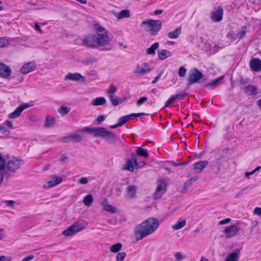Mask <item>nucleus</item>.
Returning <instances> with one entry per match:
<instances>
[{"mask_svg": "<svg viewBox=\"0 0 261 261\" xmlns=\"http://www.w3.org/2000/svg\"><path fill=\"white\" fill-rule=\"evenodd\" d=\"M159 226L158 219L150 218L138 225L135 229V236L136 240L139 241L145 237L152 233Z\"/></svg>", "mask_w": 261, "mask_h": 261, "instance_id": "f257e3e1", "label": "nucleus"}, {"mask_svg": "<svg viewBox=\"0 0 261 261\" xmlns=\"http://www.w3.org/2000/svg\"><path fill=\"white\" fill-rule=\"evenodd\" d=\"M95 30L97 33L96 42L97 48L99 46L103 47L102 50H109L111 49L110 45L111 39L109 38L108 31L103 27L97 24L94 26Z\"/></svg>", "mask_w": 261, "mask_h": 261, "instance_id": "f03ea898", "label": "nucleus"}, {"mask_svg": "<svg viewBox=\"0 0 261 261\" xmlns=\"http://www.w3.org/2000/svg\"><path fill=\"white\" fill-rule=\"evenodd\" d=\"M145 25V30L150 31L152 35L156 34L162 28V22L159 20L146 19L141 23V26Z\"/></svg>", "mask_w": 261, "mask_h": 261, "instance_id": "7ed1b4c3", "label": "nucleus"}, {"mask_svg": "<svg viewBox=\"0 0 261 261\" xmlns=\"http://www.w3.org/2000/svg\"><path fill=\"white\" fill-rule=\"evenodd\" d=\"M23 164V161L22 160L13 158L5 163V168L10 172L15 173Z\"/></svg>", "mask_w": 261, "mask_h": 261, "instance_id": "20e7f679", "label": "nucleus"}, {"mask_svg": "<svg viewBox=\"0 0 261 261\" xmlns=\"http://www.w3.org/2000/svg\"><path fill=\"white\" fill-rule=\"evenodd\" d=\"M204 76L203 74L197 68L191 69L189 74L188 81L190 84L197 83L199 80Z\"/></svg>", "mask_w": 261, "mask_h": 261, "instance_id": "39448f33", "label": "nucleus"}, {"mask_svg": "<svg viewBox=\"0 0 261 261\" xmlns=\"http://www.w3.org/2000/svg\"><path fill=\"white\" fill-rule=\"evenodd\" d=\"M166 191V184L163 180L159 181L157 187L153 194V198L155 200L161 198Z\"/></svg>", "mask_w": 261, "mask_h": 261, "instance_id": "423d86ee", "label": "nucleus"}, {"mask_svg": "<svg viewBox=\"0 0 261 261\" xmlns=\"http://www.w3.org/2000/svg\"><path fill=\"white\" fill-rule=\"evenodd\" d=\"M102 132L99 134V137L106 138L109 143L114 144L116 141L115 135L112 132L109 131L107 128L103 127L101 129Z\"/></svg>", "mask_w": 261, "mask_h": 261, "instance_id": "0eeeda50", "label": "nucleus"}, {"mask_svg": "<svg viewBox=\"0 0 261 261\" xmlns=\"http://www.w3.org/2000/svg\"><path fill=\"white\" fill-rule=\"evenodd\" d=\"M240 230V227L236 224L227 226L225 228L224 232L225 234V237L229 239L234 237L237 235Z\"/></svg>", "mask_w": 261, "mask_h": 261, "instance_id": "6e6552de", "label": "nucleus"}, {"mask_svg": "<svg viewBox=\"0 0 261 261\" xmlns=\"http://www.w3.org/2000/svg\"><path fill=\"white\" fill-rule=\"evenodd\" d=\"M31 105L27 103H22L16 110L8 115L10 119H15L20 116L22 112L25 109L30 108Z\"/></svg>", "mask_w": 261, "mask_h": 261, "instance_id": "1a4fd4ad", "label": "nucleus"}, {"mask_svg": "<svg viewBox=\"0 0 261 261\" xmlns=\"http://www.w3.org/2000/svg\"><path fill=\"white\" fill-rule=\"evenodd\" d=\"M96 42V36L93 35H88L83 40V43L85 45L92 48H97Z\"/></svg>", "mask_w": 261, "mask_h": 261, "instance_id": "9d476101", "label": "nucleus"}, {"mask_svg": "<svg viewBox=\"0 0 261 261\" xmlns=\"http://www.w3.org/2000/svg\"><path fill=\"white\" fill-rule=\"evenodd\" d=\"M65 80H70L74 82H84L85 78L79 73H69L65 77Z\"/></svg>", "mask_w": 261, "mask_h": 261, "instance_id": "9b49d317", "label": "nucleus"}, {"mask_svg": "<svg viewBox=\"0 0 261 261\" xmlns=\"http://www.w3.org/2000/svg\"><path fill=\"white\" fill-rule=\"evenodd\" d=\"M81 140V136L79 134L76 133L71 134L60 139V141L64 143H68L71 141L79 142Z\"/></svg>", "mask_w": 261, "mask_h": 261, "instance_id": "f8f14e48", "label": "nucleus"}, {"mask_svg": "<svg viewBox=\"0 0 261 261\" xmlns=\"http://www.w3.org/2000/svg\"><path fill=\"white\" fill-rule=\"evenodd\" d=\"M223 14V9L219 7L215 11L211 12V19L214 22L220 21L222 19Z\"/></svg>", "mask_w": 261, "mask_h": 261, "instance_id": "ddd939ff", "label": "nucleus"}, {"mask_svg": "<svg viewBox=\"0 0 261 261\" xmlns=\"http://www.w3.org/2000/svg\"><path fill=\"white\" fill-rule=\"evenodd\" d=\"M36 67V65L34 62H30L25 64L20 69V72L22 74H27L33 71Z\"/></svg>", "mask_w": 261, "mask_h": 261, "instance_id": "4468645a", "label": "nucleus"}, {"mask_svg": "<svg viewBox=\"0 0 261 261\" xmlns=\"http://www.w3.org/2000/svg\"><path fill=\"white\" fill-rule=\"evenodd\" d=\"M63 180V178L60 176H54L52 180L48 181L44 185L45 188H49L60 184Z\"/></svg>", "mask_w": 261, "mask_h": 261, "instance_id": "2eb2a0df", "label": "nucleus"}, {"mask_svg": "<svg viewBox=\"0 0 261 261\" xmlns=\"http://www.w3.org/2000/svg\"><path fill=\"white\" fill-rule=\"evenodd\" d=\"M112 13L118 19H122L130 17V11L128 10H123L119 12L113 10Z\"/></svg>", "mask_w": 261, "mask_h": 261, "instance_id": "dca6fc26", "label": "nucleus"}, {"mask_svg": "<svg viewBox=\"0 0 261 261\" xmlns=\"http://www.w3.org/2000/svg\"><path fill=\"white\" fill-rule=\"evenodd\" d=\"M11 73V69L6 65L3 63H0V76L7 78L9 77Z\"/></svg>", "mask_w": 261, "mask_h": 261, "instance_id": "f3484780", "label": "nucleus"}, {"mask_svg": "<svg viewBox=\"0 0 261 261\" xmlns=\"http://www.w3.org/2000/svg\"><path fill=\"white\" fill-rule=\"evenodd\" d=\"M101 205L105 211L112 214L116 213L117 209L115 207L108 203V200L103 199L101 202Z\"/></svg>", "mask_w": 261, "mask_h": 261, "instance_id": "a211bd4d", "label": "nucleus"}, {"mask_svg": "<svg viewBox=\"0 0 261 261\" xmlns=\"http://www.w3.org/2000/svg\"><path fill=\"white\" fill-rule=\"evenodd\" d=\"M137 187L136 185H129L126 189L127 197L132 199L136 196Z\"/></svg>", "mask_w": 261, "mask_h": 261, "instance_id": "6ab92c4d", "label": "nucleus"}, {"mask_svg": "<svg viewBox=\"0 0 261 261\" xmlns=\"http://www.w3.org/2000/svg\"><path fill=\"white\" fill-rule=\"evenodd\" d=\"M88 223L86 221L83 220H80L76 222H75L73 224H72V226L74 228V229L76 231V233L84 229Z\"/></svg>", "mask_w": 261, "mask_h": 261, "instance_id": "aec40b11", "label": "nucleus"}, {"mask_svg": "<svg viewBox=\"0 0 261 261\" xmlns=\"http://www.w3.org/2000/svg\"><path fill=\"white\" fill-rule=\"evenodd\" d=\"M250 66L254 71L261 70V60L259 59H253L250 61Z\"/></svg>", "mask_w": 261, "mask_h": 261, "instance_id": "412c9836", "label": "nucleus"}, {"mask_svg": "<svg viewBox=\"0 0 261 261\" xmlns=\"http://www.w3.org/2000/svg\"><path fill=\"white\" fill-rule=\"evenodd\" d=\"M208 162L207 161H203L196 162L194 165V169L197 173L201 172L204 168H205L207 165Z\"/></svg>", "mask_w": 261, "mask_h": 261, "instance_id": "4be33fe9", "label": "nucleus"}, {"mask_svg": "<svg viewBox=\"0 0 261 261\" xmlns=\"http://www.w3.org/2000/svg\"><path fill=\"white\" fill-rule=\"evenodd\" d=\"M102 127H87L84 128L80 130V132H86L89 133H96L94 135L95 137H99V134L100 133V132H102L101 129L103 128Z\"/></svg>", "mask_w": 261, "mask_h": 261, "instance_id": "5701e85b", "label": "nucleus"}, {"mask_svg": "<svg viewBox=\"0 0 261 261\" xmlns=\"http://www.w3.org/2000/svg\"><path fill=\"white\" fill-rule=\"evenodd\" d=\"M244 91L249 95H256L257 93V88L252 85H249L244 87Z\"/></svg>", "mask_w": 261, "mask_h": 261, "instance_id": "b1692460", "label": "nucleus"}, {"mask_svg": "<svg viewBox=\"0 0 261 261\" xmlns=\"http://www.w3.org/2000/svg\"><path fill=\"white\" fill-rule=\"evenodd\" d=\"M186 224V220L182 218H179L176 223L172 226L173 230H178L184 227Z\"/></svg>", "mask_w": 261, "mask_h": 261, "instance_id": "393cba45", "label": "nucleus"}, {"mask_svg": "<svg viewBox=\"0 0 261 261\" xmlns=\"http://www.w3.org/2000/svg\"><path fill=\"white\" fill-rule=\"evenodd\" d=\"M55 123V118L50 115L46 117L44 121V126L47 128L51 127L54 126Z\"/></svg>", "mask_w": 261, "mask_h": 261, "instance_id": "a878e982", "label": "nucleus"}, {"mask_svg": "<svg viewBox=\"0 0 261 261\" xmlns=\"http://www.w3.org/2000/svg\"><path fill=\"white\" fill-rule=\"evenodd\" d=\"M224 78L223 76L219 77L216 80L205 85V87L208 88L214 89L220 85L221 81Z\"/></svg>", "mask_w": 261, "mask_h": 261, "instance_id": "bb28decb", "label": "nucleus"}, {"mask_svg": "<svg viewBox=\"0 0 261 261\" xmlns=\"http://www.w3.org/2000/svg\"><path fill=\"white\" fill-rule=\"evenodd\" d=\"M153 69L152 68H143L139 65L137 66V67L136 68V70L135 71V73L138 74H141L143 75L145 74L147 72H149L150 71L152 70Z\"/></svg>", "mask_w": 261, "mask_h": 261, "instance_id": "cd10ccee", "label": "nucleus"}, {"mask_svg": "<svg viewBox=\"0 0 261 261\" xmlns=\"http://www.w3.org/2000/svg\"><path fill=\"white\" fill-rule=\"evenodd\" d=\"M170 54V51L168 50L162 49L158 50L159 58L161 60H165L167 57H169Z\"/></svg>", "mask_w": 261, "mask_h": 261, "instance_id": "c85d7f7f", "label": "nucleus"}, {"mask_svg": "<svg viewBox=\"0 0 261 261\" xmlns=\"http://www.w3.org/2000/svg\"><path fill=\"white\" fill-rule=\"evenodd\" d=\"M106 102V100L103 97H98L92 101L91 105L93 106H101L103 105Z\"/></svg>", "mask_w": 261, "mask_h": 261, "instance_id": "c756f323", "label": "nucleus"}, {"mask_svg": "<svg viewBox=\"0 0 261 261\" xmlns=\"http://www.w3.org/2000/svg\"><path fill=\"white\" fill-rule=\"evenodd\" d=\"M181 33L180 27L178 28L174 31L170 32L168 33V37L170 38L174 39L177 38L179 37Z\"/></svg>", "mask_w": 261, "mask_h": 261, "instance_id": "7c9ffc66", "label": "nucleus"}, {"mask_svg": "<svg viewBox=\"0 0 261 261\" xmlns=\"http://www.w3.org/2000/svg\"><path fill=\"white\" fill-rule=\"evenodd\" d=\"M123 170H128L130 172H133L134 170V163L132 160L128 159L125 163V166L122 168Z\"/></svg>", "mask_w": 261, "mask_h": 261, "instance_id": "2f4dec72", "label": "nucleus"}, {"mask_svg": "<svg viewBox=\"0 0 261 261\" xmlns=\"http://www.w3.org/2000/svg\"><path fill=\"white\" fill-rule=\"evenodd\" d=\"M83 203L88 207L90 206L93 201V198L91 194L86 195L83 199Z\"/></svg>", "mask_w": 261, "mask_h": 261, "instance_id": "473e14b6", "label": "nucleus"}, {"mask_svg": "<svg viewBox=\"0 0 261 261\" xmlns=\"http://www.w3.org/2000/svg\"><path fill=\"white\" fill-rule=\"evenodd\" d=\"M75 233H76V231L74 229L72 225H71L69 227L64 230L62 232V234L66 237L72 236Z\"/></svg>", "mask_w": 261, "mask_h": 261, "instance_id": "72a5a7b5", "label": "nucleus"}, {"mask_svg": "<svg viewBox=\"0 0 261 261\" xmlns=\"http://www.w3.org/2000/svg\"><path fill=\"white\" fill-rule=\"evenodd\" d=\"M159 46V43L155 42L153 43L149 48L147 49V54L148 55H154L155 54V49H156Z\"/></svg>", "mask_w": 261, "mask_h": 261, "instance_id": "f704fd0d", "label": "nucleus"}, {"mask_svg": "<svg viewBox=\"0 0 261 261\" xmlns=\"http://www.w3.org/2000/svg\"><path fill=\"white\" fill-rule=\"evenodd\" d=\"M122 245L121 243H118L112 245L110 248L111 252L113 253L118 252L122 248Z\"/></svg>", "mask_w": 261, "mask_h": 261, "instance_id": "c9c22d12", "label": "nucleus"}, {"mask_svg": "<svg viewBox=\"0 0 261 261\" xmlns=\"http://www.w3.org/2000/svg\"><path fill=\"white\" fill-rule=\"evenodd\" d=\"M70 108L64 106L62 105L60 108H59L58 110V112L61 114L62 115L64 116L68 114L70 112Z\"/></svg>", "mask_w": 261, "mask_h": 261, "instance_id": "e433bc0d", "label": "nucleus"}, {"mask_svg": "<svg viewBox=\"0 0 261 261\" xmlns=\"http://www.w3.org/2000/svg\"><path fill=\"white\" fill-rule=\"evenodd\" d=\"M131 118V114L123 116L118 119V123L120 124V125L121 126L123 125L124 123H125L127 121H128Z\"/></svg>", "mask_w": 261, "mask_h": 261, "instance_id": "4c0bfd02", "label": "nucleus"}, {"mask_svg": "<svg viewBox=\"0 0 261 261\" xmlns=\"http://www.w3.org/2000/svg\"><path fill=\"white\" fill-rule=\"evenodd\" d=\"M137 154L138 155L147 158L148 156V153L147 151L142 148L141 147H138L136 151Z\"/></svg>", "mask_w": 261, "mask_h": 261, "instance_id": "58836bf2", "label": "nucleus"}, {"mask_svg": "<svg viewBox=\"0 0 261 261\" xmlns=\"http://www.w3.org/2000/svg\"><path fill=\"white\" fill-rule=\"evenodd\" d=\"M174 257L176 261H181L186 258L187 255L181 252H177L175 253Z\"/></svg>", "mask_w": 261, "mask_h": 261, "instance_id": "ea45409f", "label": "nucleus"}, {"mask_svg": "<svg viewBox=\"0 0 261 261\" xmlns=\"http://www.w3.org/2000/svg\"><path fill=\"white\" fill-rule=\"evenodd\" d=\"M238 259L239 256L237 253L232 252L227 256L226 261H237Z\"/></svg>", "mask_w": 261, "mask_h": 261, "instance_id": "a19ab883", "label": "nucleus"}, {"mask_svg": "<svg viewBox=\"0 0 261 261\" xmlns=\"http://www.w3.org/2000/svg\"><path fill=\"white\" fill-rule=\"evenodd\" d=\"M187 95H188V93L187 92H186L185 91H182L177 94L174 95L173 96H174L175 100H176L177 99H179V100L182 99Z\"/></svg>", "mask_w": 261, "mask_h": 261, "instance_id": "79ce46f5", "label": "nucleus"}, {"mask_svg": "<svg viewBox=\"0 0 261 261\" xmlns=\"http://www.w3.org/2000/svg\"><path fill=\"white\" fill-rule=\"evenodd\" d=\"M110 98L111 101L113 106H116L118 105L119 101L117 96L115 95H110Z\"/></svg>", "mask_w": 261, "mask_h": 261, "instance_id": "37998d69", "label": "nucleus"}, {"mask_svg": "<svg viewBox=\"0 0 261 261\" xmlns=\"http://www.w3.org/2000/svg\"><path fill=\"white\" fill-rule=\"evenodd\" d=\"M246 32V27L245 25H244L242 27L241 30L238 33L239 38L241 39H243L245 36Z\"/></svg>", "mask_w": 261, "mask_h": 261, "instance_id": "c03bdc74", "label": "nucleus"}, {"mask_svg": "<svg viewBox=\"0 0 261 261\" xmlns=\"http://www.w3.org/2000/svg\"><path fill=\"white\" fill-rule=\"evenodd\" d=\"M192 182L189 179H188L185 183L184 187L182 190H181V192L182 193H186L187 192L188 189L192 185Z\"/></svg>", "mask_w": 261, "mask_h": 261, "instance_id": "a18cd8bd", "label": "nucleus"}, {"mask_svg": "<svg viewBox=\"0 0 261 261\" xmlns=\"http://www.w3.org/2000/svg\"><path fill=\"white\" fill-rule=\"evenodd\" d=\"M229 151V149H227V148H224V149H222L221 152V153H220V156L219 157L218 160H221L222 159L225 158L226 155L228 153Z\"/></svg>", "mask_w": 261, "mask_h": 261, "instance_id": "49530a36", "label": "nucleus"}, {"mask_svg": "<svg viewBox=\"0 0 261 261\" xmlns=\"http://www.w3.org/2000/svg\"><path fill=\"white\" fill-rule=\"evenodd\" d=\"M187 69L184 66H181L179 68L178 72V74L180 77H185L186 75Z\"/></svg>", "mask_w": 261, "mask_h": 261, "instance_id": "de8ad7c7", "label": "nucleus"}, {"mask_svg": "<svg viewBox=\"0 0 261 261\" xmlns=\"http://www.w3.org/2000/svg\"><path fill=\"white\" fill-rule=\"evenodd\" d=\"M126 253L124 252L118 253L116 256L117 261H122L126 256Z\"/></svg>", "mask_w": 261, "mask_h": 261, "instance_id": "09e8293b", "label": "nucleus"}, {"mask_svg": "<svg viewBox=\"0 0 261 261\" xmlns=\"http://www.w3.org/2000/svg\"><path fill=\"white\" fill-rule=\"evenodd\" d=\"M148 99L147 97H142L140 98L137 102V105L139 107L144 102H145Z\"/></svg>", "mask_w": 261, "mask_h": 261, "instance_id": "8fccbe9b", "label": "nucleus"}, {"mask_svg": "<svg viewBox=\"0 0 261 261\" xmlns=\"http://www.w3.org/2000/svg\"><path fill=\"white\" fill-rule=\"evenodd\" d=\"M117 91V87L115 86L113 84L110 86V89L108 91V93L110 95H113L112 94L115 93Z\"/></svg>", "mask_w": 261, "mask_h": 261, "instance_id": "3c124183", "label": "nucleus"}, {"mask_svg": "<svg viewBox=\"0 0 261 261\" xmlns=\"http://www.w3.org/2000/svg\"><path fill=\"white\" fill-rule=\"evenodd\" d=\"M8 44L7 39L4 38H0V47H4Z\"/></svg>", "mask_w": 261, "mask_h": 261, "instance_id": "603ef678", "label": "nucleus"}, {"mask_svg": "<svg viewBox=\"0 0 261 261\" xmlns=\"http://www.w3.org/2000/svg\"><path fill=\"white\" fill-rule=\"evenodd\" d=\"M175 101V99L174 96H172L166 102L165 105V107H168L170 104L173 103Z\"/></svg>", "mask_w": 261, "mask_h": 261, "instance_id": "864d4df0", "label": "nucleus"}, {"mask_svg": "<svg viewBox=\"0 0 261 261\" xmlns=\"http://www.w3.org/2000/svg\"><path fill=\"white\" fill-rule=\"evenodd\" d=\"M246 189V188H243L241 190H240L236 195L234 198H238L239 197H240L241 196H243V195L244 194V191H245V190Z\"/></svg>", "mask_w": 261, "mask_h": 261, "instance_id": "5fc2aeb1", "label": "nucleus"}, {"mask_svg": "<svg viewBox=\"0 0 261 261\" xmlns=\"http://www.w3.org/2000/svg\"><path fill=\"white\" fill-rule=\"evenodd\" d=\"M189 162H190V161H184V162H179V163L172 162V164L173 165L175 166H180V165H186V164H188Z\"/></svg>", "mask_w": 261, "mask_h": 261, "instance_id": "6e6d98bb", "label": "nucleus"}, {"mask_svg": "<svg viewBox=\"0 0 261 261\" xmlns=\"http://www.w3.org/2000/svg\"><path fill=\"white\" fill-rule=\"evenodd\" d=\"M5 161L3 159L1 155H0V170L5 168Z\"/></svg>", "mask_w": 261, "mask_h": 261, "instance_id": "4d7b16f0", "label": "nucleus"}, {"mask_svg": "<svg viewBox=\"0 0 261 261\" xmlns=\"http://www.w3.org/2000/svg\"><path fill=\"white\" fill-rule=\"evenodd\" d=\"M230 221H231L230 218H228L225 219L224 220H221L220 221H219V223L220 225H223V224H225L229 223L230 222Z\"/></svg>", "mask_w": 261, "mask_h": 261, "instance_id": "13d9d810", "label": "nucleus"}, {"mask_svg": "<svg viewBox=\"0 0 261 261\" xmlns=\"http://www.w3.org/2000/svg\"><path fill=\"white\" fill-rule=\"evenodd\" d=\"M106 119V116H104L103 115H99L97 117V122L100 124L101 122H102V121H103Z\"/></svg>", "mask_w": 261, "mask_h": 261, "instance_id": "bf43d9fd", "label": "nucleus"}, {"mask_svg": "<svg viewBox=\"0 0 261 261\" xmlns=\"http://www.w3.org/2000/svg\"><path fill=\"white\" fill-rule=\"evenodd\" d=\"M68 159V157L63 154L61 155L60 161L62 163H65L67 161Z\"/></svg>", "mask_w": 261, "mask_h": 261, "instance_id": "052dcab7", "label": "nucleus"}, {"mask_svg": "<svg viewBox=\"0 0 261 261\" xmlns=\"http://www.w3.org/2000/svg\"><path fill=\"white\" fill-rule=\"evenodd\" d=\"M227 37L228 39H231V41H234V40H236V38L233 32H230L228 34H227Z\"/></svg>", "mask_w": 261, "mask_h": 261, "instance_id": "680f3d73", "label": "nucleus"}, {"mask_svg": "<svg viewBox=\"0 0 261 261\" xmlns=\"http://www.w3.org/2000/svg\"><path fill=\"white\" fill-rule=\"evenodd\" d=\"M11 257L6 256L4 255H2L0 257V261H11Z\"/></svg>", "mask_w": 261, "mask_h": 261, "instance_id": "e2e57ef3", "label": "nucleus"}, {"mask_svg": "<svg viewBox=\"0 0 261 261\" xmlns=\"http://www.w3.org/2000/svg\"><path fill=\"white\" fill-rule=\"evenodd\" d=\"M79 182L81 184H87L88 182V180L87 178L84 177L81 178L79 180Z\"/></svg>", "mask_w": 261, "mask_h": 261, "instance_id": "0e129e2a", "label": "nucleus"}, {"mask_svg": "<svg viewBox=\"0 0 261 261\" xmlns=\"http://www.w3.org/2000/svg\"><path fill=\"white\" fill-rule=\"evenodd\" d=\"M5 124L10 129L13 128V124H12V122L10 120L6 121L5 122Z\"/></svg>", "mask_w": 261, "mask_h": 261, "instance_id": "69168bd1", "label": "nucleus"}, {"mask_svg": "<svg viewBox=\"0 0 261 261\" xmlns=\"http://www.w3.org/2000/svg\"><path fill=\"white\" fill-rule=\"evenodd\" d=\"M254 214L261 217V208L256 207L255 208L254 211Z\"/></svg>", "mask_w": 261, "mask_h": 261, "instance_id": "338daca9", "label": "nucleus"}, {"mask_svg": "<svg viewBox=\"0 0 261 261\" xmlns=\"http://www.w3.org/2000/svg\"><path fill=\"white\" fill-rule=\"evenodd\" d=\"M34 257L33 255H30L23 258L21 261H30L33 259Z\"/></svg>", "mask_w": 261, "mask_h": 261, "instance_id": "774afa93", "label": "nucleus"}]
</instances>
